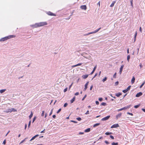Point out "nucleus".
Instances as JSON below:
<instances>
[{
	"instance_id": "obj_36",
	"label": "nucleus",
	"mask_w": 145,
	"mask_h": 145,
	"mask_svg": "<svg viewBox=\"0 0 145 145\" xmlns=\"http://www.w3.org/2000/svg\"><path fill=\"white\" fill-rule=\"evenodd\" d=\"M76 119L78 121H80L82 119L80 117H78L76 118Z\"/></svg>"
},
{
	"instance_id": "obj_48",
	"label": "nucleus",
	"mask_w": 145,
	"mask_h": 145,
	"mask_svg": "<svg viewBox=\"0 0 145 145\" xmlns=\"http://www.w3.org/2000/svg\"><path fill=\"white\" fill-rule=\"evenodd\" d=\"M67 90V88H66L64 90V92H66Z\"/></svg>"
},
{
	"instance_id": "obj_12",
	"label": "nucleus",
	"mask_w": 145,
	"mask_h": 145,
	"mask_svg": "<svg viewBox=\"0 0 145 145\" xmlns=\"http://www.w3.org/2000/svg\"><path fill=\"white\" fill-rule=\"evenodd\" d=\"M88 74H86L85 75H83L82 76V77L83 79H85L88 77Z\"/></svg>"
},
{
	"instance_id": "obj_58",
	"label": "nucleus",
	"mask_w": 145,
	"mask_h": 145,
	"mask_svg": "<svg viewBox=\"0 0 145 145\" xmlns=\"http://www.w3.org/2000/svg\"><path fill=\"white\" fill-rule=\"evenodd\" d=\"M79 94V93L78 92H77L76 93H75L74 94L75 95H78Z\"/></svg>"
},
{
	"instance_id": "obj_30",
	"label": "nucleus",
	"mask_w": 145,
	"mask_h": 145,
	"mask_svg": "<svg viewBox=\"0 0 145 145\" xmlns=\"http://www.w3.org/2000/svg\"><path fill=\"white\" fill-rule=\"evenodd\" d=\"M145 83V81H144V82H143L142 84L140 86V88H141L144 85Z\"/></svg>"
},
{
	"instance_id": "obj_41",
	"label": "nucleus",
	"mask_w": 145,
	"mask_h": 145,
	"mask_svg": "<svg viewBox=\"0 0 145 145\" xmlns=\"http://www.w3.org/2000/svg\"><path fill=\"white\" fill-rule=\"evenodd\" d=\"M44 111H42V113L41 114V116H44Z\"/></svg>"
},
{
	"instance_id": "obj_6",
	"label": "nucleus",
	"mask_w": 145,
	"mask_h": 145,
	"mask_svg": "<svg viewBox=\"0 0 145 145\" xmlns=\"http://www.w3.org/2000/svg\"><path fill=\"white\" fill-rule=\"evenodd\" d=\"M47 13L48 15H50V16H56V15L55 14L52 13V12H51L50 11H49V12H47Z\"/></svg>"
},
{
	"instance_id": "obj_7",
	"label": "nucleus",
	"mask_w": 145,
	"mask_h": 145,
	"mask_svg": "<svg viewBox=\"0 0 145 145\" xmlns=\"http://www.w3.org/2000/svg\"><path fill=\"white\" fill-rule=\"evenodd\" d=\"M80 8L82 9L86 10L87 8V7L86 5H83L81 6Z\"/></svg>"
},
{
	"instance_id": "obj_24",
	"label": "nucleus",
	"mask_w": 145,
	"mask_h": 145,
	"mask_svg": "<svg viewBox=\"0 0 145 145\" xmlns=\"http://www.w3.org/2000/svg\"><path fill=\"white\" fill-rule=\"evenodd\" d=\"M100 124V123H96L95 124L93 125V127H96L97 126H98Z\"/></svg>"
},
{
	"instance_id": "obj_2",
	"label": "nucleus",
	"mask_w": 145,
	"mask_h": 145,
	"mask_svg": "<svg viewBox=\"0 0 145 145\" xmlns=\"http://www.w3.org/2000/svg\"><path fill=\"white\" fill-rule=\"evenodd\" d=\"M15 36L14 35H10L2 38L0 39V41H4L14 37Z\"/></svg>"
},
{
	"instance_id": "obj_14",
	"label": "nucleus",
	"mask_w": 145,
	"mask_h": 145,
	"mask_svg": "<svg viewBox=\"0 0 145 145\" xmlns=\"http://www.w3.org/2000/svg\"><path fill=\"white\" fill-rule=\"evenodd\" d=\"M75 97L74 96L73 98L70 101L71 103H72L75 101Z\"/></svg>"
},
{
	"instance_id": "obj_39",
	"label": "nucleus",
	"mask_w": 145,
	"mask_h": 145,
	"mask_svg": "<svg viewBox=\"0 0 145 145\" xmlns=\"http://www.w3.org/2000/svg\"><path fill=\"white\" fill-rule=\"evenodd\" d=\"M116 73L115 72L113 76V77L114 78H116Z\"/></svg>"
},
{
	"instance_id": "obj_5",
	"label": "nucleus",
	"mask_w": 145,
	"mask_h": 145,
	"mask_svg": "<svg viewBox=\"0 0 145 145\" xmlns=\"http://www.w3.org/2000/svg\"><path fill=\"white\" fill-rule=\"evenodd\" d=\"M119 127V125L118 123L114 124L112 125L111 127V128H117Z\"/></svg>"
},
{
	"instance_id": "obj_10",
	"label": "nucleus",
	"mask_w": 145,
	"mask_h": 145,
	"mask_svg": "<svg viewBox=\"0 0 145 145\" xmlns=\"http://www.w3.org/2000/svg\"><path fill=\"white\" fill-rule=\"evenodd\" d=\"M39 136V135H37L35 136H34L30 140V141H32L33 140H34L35 138L36 137H38Z\"/></svg>"
},
{
	"instance_id": "obj_19",
	"label": "nucleus",
	"mask_w": 145,
	"mask_h": 145,
	"mask_svg": "<svg viewBox=\"0 0 145 145\" xmlns=\"http://www.w3.org/2000/svg\"><path fill=\"white\" fill-rule=\"evenodd\" d=\"M90 131V128H88L86 129L85 130L84 132H89Z\"/></svg>"
},
{
	"instance_id": "obj_32",
	"label": "nucleus",
	"mask_w": 145,
	"mask_h": 145,
	"mask_svg": "<svg viewBox=\"0 0 145 145\" xmlns=\"http://www.w3.org/2000/svg\"><path fill=\"white\" fill-rule=\"evenodd\" d=\"M140 106V104L137 105H136L134 106V107L135 108H138V107Z\"/></svg>"
},
{
	"instance_id": "obj_45",
	"label": "nucleus",
	"mask_w": 145,
	"mask_h": 145,
	"mask_svg": "<svg viewBox=\"0 0 145 145\" xmlns=\"http://www.w3.org/2000/svg\"><path fill=\"white\" fill-rule=\"evenodd\" d=\"M123 110V108H120V109H118V111L119 112V111H121V110Z\"/></svg>"
},
{
	"instance_id": "obj_18",
	"label": "nucleus",
	"mask_w": 145,
	"mask_h": 145,
	"mask_svg": "<svg viewBox=\"0 0 145 145\" xmlns=\"http://www.w3.org/2000/svg\"><path fill=\"white\" fill-rule=\"evenodd\" d=\"M122 94L121 93H118L116 94V95L117 97H119Z\"/></svg>"
},
{
	"instance_id": "obj_47",
	"label": "nucleus",
	"mask_w": 145,
	"mask_h": 145,
	"mask_svg": "<svg viewBox=\"0 0 145 145\" xmlns=\"http://www.w3.org/2000/svg\"><path fill=\"white\" fill-rule=\"evenodd\" d=\"M67 105H68V104L67 103H65L64 105V107H66L67 106Z\"/></svg>"
},
{
	"instance_id": "obj_16",
	"label": "nucleus",
	"mask_w": 145,
	"mask_h": 145,
	"mask_svg": "<svg viewBox=\"0 0 145 145\" xmlns=\"http://www.w3.org/2000/svg\"><path fill=\"white\" fill-rule=\"evenodd\" d=\"M116 1H113L111 5H110V7H113L114 6L115 3H116Z\"/></svg>"
},
{
	"instance_id": "obj_56",
	"label": "nucleus",
	"mask_w": 145,
	"mask_h": 145,
	"mask_svg": "<svg viewBox=\"0 0 145 145\" xmlns=\"http://www.w3.org/2000/svg\"><path fill=\"white\" fill-rule=\"evenodd\" d=\"M95 103L96 105H98L99 104V103L98 101H96Z\"/></svg>"
},
{
	"instance_id": "obj_52",
	"label": "nucleus",
	"mask_w": 145,
	"mask_h": 145,
	"mask_svg": "<svg viewBox=\"0 0 145 145\" xmlns=\"http://www.w3.org/2000/svg\"><path fill=\"white\" fill-rule=\"evenodd\" d=\"M89 114V110H87L86 112L85 113V114L86 115H87Z\"/></svg>"
},
{
	"instance_id": "obj_9",
	"label": "nucleus",
	"mask_w": 145,
	"mask_h": 145,
	"mask_svg": "<svg viewBox=\"0 0 145 145\" xmlns=\"http://www.w3.org/2000/svg\"><path fill=\"white\" fill-rule=\"evenodd\" d=\"M4 112L6 113L11 112L10 108H8L6 110H5L4 111Z\"/></svg>"
},
{
	"instance_id": "obj_51",
	"label": "nucleus",
	"mask_w": 145,
	"mask_h": 145,
	"mask_svg": "<svg viewBox=\"0 0 145 145\" xmlns=\"http://www.w3.org/2000/svg\"><path fill=\"white\" fill-rule=\"evenodd\" d=\"M133 0H131L130 1L132 7H133Z\"/></svg>"
},
{
	"instance_id": "obj_11",
	"label": "nucleus",
	"mask_w": 145,
	"mask_h": 145,
	"mask_svg": "<svg viewBox=\"0 0 145 145\" xmlns=\"http://www.w3.org/2000/svg\"><path fill=\"white\" fill-rule=\"evenodd\" d=\"M131 106V105H129L126 106H125L123 108V110H125L129 108Z\"/></svg>"
},
{
	"instance_id": "obj_29",
	"label": "nucleus",
	"mask_w": 145,
	"mask_h": 145,
	"mask_svg": "<svg viewBox=\"0 0 145 145\" xmlns=\"http://www.w3.org/2000/svg\"><path fill=\"white\" fill-rule=\"evenodd\" d=\"M112 145H118V142L115 143L114 142H113L112 143Z\"/></svg>"
},
{
	"instance_id": "obj_38",
	"label": "nucleus",
	"mask_w": 145,
	"mask_h": 145,
	"mask_svg": "<svg viewBox=\"0 0 145 145\" xmlns=\"http://www.w3.org/2000/svg\"><path fill=\"white\" fill-rule=\"evenodd\" d=\"M130 56L129 55H128L127 56V60L128 61H129V59L130 58Z\"/></svg>"
},
{
	"instance_id": "obj_57",
	"label": "nucleus",
	"mask_w": 145,
	"mask_h": 145,
	"mask_svg": "<svg viewBox=\"0 0 145 145\" xmlns=\"http://www.w3.org/2000/svg\"><path fill=\"white\" fill-rule=\"evenodd\" d=\"M6 143V140H5L3 142V144H5Z\"/></svg>"
},
{
	"instance_id": "obj_23",
	"label": "nucleus",
	"mask_w": 145,
	"mask_h": 145,
	"mask_svg": "<svg viewBox=\"0 0 145 145\" xmlns=\"http://www.w3.org/2000/svg\"><path fill=\"white\" fill-rule=\"evenodd\" d=\"M6 90V89H3L0 90V93H4V92H5V91Z\"/></svg>"
},
{
	"instance_id": "obj_31",
	"label": "nucleus",
	"mask_w": 145,
	"mask_h": 145,
	"mask_svg": "<svg viewBox=\"0 0 145 145\" xmlns=\"http://www.w3.org/2000/svg\"><path fill=\"white\" fill-rule=\"evenodd\" d=\"M107 79V78L106 77H105V78L102 80V81L103 82H104Z\"/></svg>"
},
{
	"instance_id": "obj_60",
	"label": "nucleus",
	"mask_w": 145,
	"mask_h": 145,
	"mask_svg": "<svg viewBox=\"0 0 145 145\" xmlns=\"http://www.w3.org/2000/svg\"><path fill=\"white\" fill-rule=\"evenodd\" d=\"M140 31L141 33H142V30L141 27H140Z\"/></svg>"
},
{
	"instance_id": "obj_33",
	"label": "nucleus",
	"mask_w": 145,
	"mask_h": 145,
	"mask_svg": "<svg viewBox=\"0 0 145 145\" xmlns=\"http://www.w3.org/2000/svg\"><path fill=\"white\" fill-rule=\"evenodd\" d=\"M123 67H124V65H121V66L120 68V70H121L122 71L123 69Z\"/></svg>"
},
{
	"instance_id": "obj_42",
	"label": "nucleus",
	"mask_w": 145,
	"mask_h": 145,
	"mask_svg": "<svg viewBox=\"0 0 145 145\" xmlns=\"http://www.w3.org/2000/svg\"><path fill=\"white\" fill-rule=\"evenodd\" d=\"M101 29V28L100 27L98 29H97L95 30V32L96 33L98 31H99V30Z\"/></svg>"
},
{
	"instance_id": "obj_63",
	"label": "nucleus",
	"mask_w": 145,
	"mask_h": 145,
	"mask_svg": "<svg viewBox=\"0 0 145 145\" xmlns=\"http://www.w3.org/2000/svg\"><path fill=\"white\" fill-rule=\"evenodd\" d=\"M139 66L140 67V68H141L142 67V65L141 63L140 64Z\"/></svg>"
},
{
	"instance_id": "obj_15",
	"label": "nucleus",
	"mask_w": 145,
	"mask_h": 145,
	"mask_svg": "<svg viewBox=\"0 0 145 145\" xmlns=\"http://www.w3.org/2000/svg\"><path fill=\"white\" fill-rule=\"evenodd\" d=\"M96 67H97V65H96L94 68L93 69V71H92V72L91 73H90V74L91 75L94 72V71H95L96 68Z\"/></svg>"
},
{
	"instance_id": "obj_46",
	"label": "nucleus",
	"mask_w": 145,
	"mask_h": 145,
	"mask_svg": "<svg viewBox=\"0 0 145 145\" xmlns=\"http://www.w3.org/2000/svg\"><path fill=\"white\" fill-rule=\"evenodd\" d=\"M103 99L102 98H100L99 99V100L100 101H102Z\"/></svg>"
},
{
	"instance_id": "obj_35",
	"label": "nucleus",
	"mask_w": 145,
	"mask_h": 145,
	"mask_svg": "<svg viewBox=\"0 0 145 145\" xmlns=\"http://www.w3.org/2000/svg\"><path fill=\"white\" fill-rule=\"evenodd\" d=\"M53 108H52V109H51V112H50V114H49V116H51L52 115V112H53Z\"/></svg>"
},
{
	"instance_id": "obj_53",
	"label": "nucleus",
	"mask_w": 145,
	"mask_h": 145,
	"mask_svg": "<svg viewBox=\"0 0 145 145\" xmlns=\"http://www.w3.org/2000/svg\"><path fill=\"white\" fill-rule=\"evenodd\" d=\"M71 122H73L74 123H77V122L76 121H73V120H71Z\"/></svg>"
},
{
	"instance_id": "obj_43",
	"label": "nucleus",
	"mask_w": 145,
	"mask_h": 145,
	"mask_svg": "<svg viewBox=\"0 0 145 145\" xmlns=\"http://www.w3.org/2000/svg\"><path fill=\"white\" fill-rule=\"evenodd\" d=\"M36 117H35L33 118V121H32V123H33V122H34L35 121V120H36Z\"/></svg>"
},
{
	"instance_id": "obj_37",
	"label": "nucleus",
	"mask_w": 145,
	"mask_h": 145,
	"mask_svg": "<svg viewBox=\"0 0 145 145\" xmlns=\"http://www.w3.org/2000/svg\"><path fill=\"white\" fill-rule=\"evenodd\" d=\"M82 64V63H79L76 65V67L78 66H79Z\"/></svg>"
},
{
	"instance_id": "obj_44",
	"label": "nucleus",
	"mask_w": 145,
	"mask_h": 145,
	"mask_svg": "<svg viewBox=\"0 0 145 145\" xmlns=\"http://www.w3.org/2000/svg\"><path fill=\"white\" fill-rule=\"evenodd\" d=\"M61 108L59 109V110L57 111V114L59 113L61 111Z\"/></svg>"
},
{
	"instance_id": "obj_49",
	"label": "nucleus",
	"mask_w": 145,
	"mask_h": 145,
	"mask_svg": "<svg viewBox=\"0 0 145 145\" xmlns=\"http://www.w3.org/2000/svg\"><path fill=\"white\" fill-rule=\"evenodd\" d=\"M110 137L112 139H114V137L112 135H110Z\"/></svg>"
},
{
	"instance_id": "obj_4",
	"label": "nucleus",
	"mask_w": 145,
	"mask_h": 145,
	"mask_svg": "<svg viewBox=\"0 0 145 145\" xmlns=\"http://www.w3.org/2000/svg\"><path fill=\"white\" fill-rule=\"evenodd\" d=\"M110 116H108L106 117H105L101 119L102 121H106V120L109 119V118H110Z\"/></svg>"
},
{
	"instance_id": "obj_64",
	"label": "nucleus",
	"mask_w": 145,
	"mask_h": 145,
	"mask_svg": "<svg viewBox=\"0 0 145 145\" xmlns=\"http://www.w3.org/2000/svg\"><path fill=\"white\" fill-rule=\"evenodd\" d=\"M90 34V33H87V34H85L84 35V36H86V35H89Z\"/></svg>"
},
{
	"instance_id": "obj_8",
	"label": "nucleus",
	"mask_w": 145,
	"mask_h": 145,
	"mask_svg": "<svg viewBox=\"0 0 145 145\" xmlns=\"http://www.w3.org/2000/svg\"><path fill=\"white\" fill-rule=\"evenodd\" d=\"M142 94V93L141 92H139L137 93L136 95V97H139L140 96H141Z\"/></svg>"
},
{
	"instance_id": "obj_3",
	"label": "nucleus",
	"mask_w": 145,
	"mask_h": 145,
	"mask_svg": "<svg viewBox=\"0 0 145 145\" xmlns=\"http://www.w3.org/2000/svg\"><path fill=\"white\" fill-rule=\"evenodd\" d=\"M131 87V86H128V87L125 90H123L122 91L124 93H125L127 92L130 89V88Z\"/></svg>"
},
{
	"instance_id": "obj_34",
	"label": "nucleus",
	"mask_w": 145,
	"mask_h": 145,
	"mask_svg": "<svg viewBox=\"0 0 145 145\" xmlns=\"http://www.w3.org/2000/svg\"><path fill=\"white\" fill-rule=\"evenodd\" d=\"M31 122V121L30 120L29 121V122L28 125V128H29L30 127Z\"/></svg>"
},
{
	"instance_id": "obj_17",
	"label": "nucleus",
	"mask_w": 145,
	"mask_h": 145,
	"mask_svg": "<svg viewBox=\"0 0 145 145\" xmlns=\"http://www.w3.org/2000/svg\"><path fill=\"white\" fill-rule=\"evenodd\" d=\"M135 80V78L134 76H133L131 80V82L132 84H133Z\"/></svg>"
},
{
	"instance_id": "obj_59",
	"label": "nucleus",
	"mask_w": 145,
	"mask_h": 145,
	"mask_svg": "<svg viewBox=\"0 0 145 145\" xmlns=\"http://www.w3.org/2000/svg\"><path fill=\"white\" fill-rule=\"evenodd\" d=\"M96 33V32H95V31H93V32H90V34H93V33Z\"/></svg>"
},
{
	"instance_id": "obj_62",
	"label": "nucleus",
	"mask_w": 145,
	"mask_h": 145,
	"mask_svg": "<svg viewBox=\"0 0 145 145\" xmlns=\"http://www.w3.org/2000/svg\"><path fill=\"white\" fill-rule=\"evenodd\" d=\"M127 114H128L129 115H131L132 116L133 115V114L132 113H129V112H128L127 113Z\"/></svg>"
},
{
	"instance_id": "obj_50",
	"label": "nucleus",
	"mask_w": 145,
	"mask_h": 145,
	"mask_svg": "<svg viewBox=\"0 0 145 145\" xmlns=\"http://www.w3.org/2000/svg\"><path fill=\"white\" fill-rule=\"evenodd\" d=\"M97 73L95 74V75L94 77L91 80H92L94 78H95L97 76Z\"/></svg>"
},
{
	"instance_id": "obj_54",
	"label": "nucleus",
	"mask_w": 145,
	"mask_h": 145,
	"mask_svg": "<svg viewBox=\"0 0 145 145\" xmlns=\"http://www.w3.org/2000/svg\"><path fill=\"white\" fill-rule=\"evenodd\" d=\"M105 142L107 144H109V142L106 140L105 141Z\"/></svg>"
},
{
	"instance_id": "obj_26",
	"label": "nucleus",
	"mask_w": 145,
	"mask_h": 145,
	"mask_svg": "<svg viewBox=\"0 0 145 145\" xmlns=\"http://www.w3.org/2000/svg\"><path fill=\"white\" fill-rule=\"evenodd\" d=\"M89 83V81H88L86 83V84H85V87L87 88H88V85Z\"/></svg>"
},
{
	"instance_id": "obj_21",
	"label": "nucleus",
	"mask_w": 145,
	"mask_h": 145,
	"mask_svg": "<svg viewBox=\"0 0 145 145\" xmlns=\"http://www.w3.org/2000/svg\"><path fill=\"white\" fill-rule=\"evenodd\" d=\"M10 109H11V112H16L17 111V110L15 108H11Z\"/></svg>"
},
{
	"instance_id": "obj_20",
	"label": "nucleus",
	"mask_w": 145,
	"mask_h": 145,
	"mask_svg": "<svg viewBox=\"0 0 145 145\" xmlns=\"http://www.w3.org/2000/svg\"><path fill=\"white\" fill-rule=\"evenodd\" d=\"M27 137L25 138L24 140H23L20 143V144L24 142L25 141H26V140L27 139Z\"/></svg>"
},
{
	"instance_id": "obj_13",
	"label": "nucleus",
	"mask_w": 145,
	"mask_h": 145,
	"mask_svg": "<svg viewBox=\"0 0 145 145\" xmlns=\"http://www.w3.org/2000/svg\"><path fill=\"white\" fill-rule=\"evenodd\" d=\"M122 114L121 113H120L116 116V118L117 119H118L119 118L121 117V116Z\"/></svg>"
},
{
	"instance_id": "obj_61",
	"label": "nucleus",
	"mask_w": 145,
	"mask_h": 145,
	"mask_svg": "<svg viewBox=\"0 0 145 145\" xmlns=\"http://www.w3.org/2000/svg\"><path fill=\"white\" fill-rule=\"evenodd\" d=\"M93 85H92L91 86V87H90V90H91L93 88Z\"/></svg>"
},
{
	"instance_id": "obj_40",
	"label": "nucleus",
	"mask_w": 145,
	"mask_h": 145,
	"mask_svg": "<svg viewBox=\"0 0 145 145\" xmlns=\"http://www.w3.org/2000/svg\"><path fill=\"white\" fill-rule=\"evenodd\" d=\"M87 96V95H85L84 96V97H83V98L82 99V101H84V99H85L86 98V97Z\"/></svg>"
},
{
	"instance_id": "obj_22",
	"label": "nucleus",
	"mask_w": 145,
	"mask_h": 145,
	"mask_svg": "<svg viewBox=\"0 0 145 145\" xmlns=\"http://www.w3.org/2000/svg\"><path fill=\"white\" fill-rule=\"evenodd\" d=\"M33 114L32 112H31V114L29 116V119H31L33 116Z\"/></svg>"
},
{
	"instance_id": "obj_25",
	"label": "nucleus",
	"mask_w": 145,
	"mask_h": 145,
	"mask_svg": "<svg viewBox=\"0 0 145 145\" xmlns=\"http://www.w3.org/2000/svg\"><path fill=\"white\" fill-rule=\"evenodd\" d=\"M137 32H136L135 33V35H134V41H135V40H136V37H137Z\"/></svg>"
},
{
	"instance_id": "obj_27",
	"label": "nucleus",
	"mask_w": 145,
	"mask_h": 145,
	"mask_svg": "<svg viewBox=\"0 0 145 145\" xmlns=\"http://www.w3.org/2000/svg\"><path fill=\"white\" fill-rule=\"evenodd\" d=\"M106 105V104L105 103L103 102L101 103V106H105Z\"/></svg>"
},
{
	"instance_id": "obj_28",
	"label": "nucleus",
	"mask_w": 145,
	"mask_h": 145,
	"mask_svg": "<svg viewBox=\"0 0 145 145\" xmlns=\"http://www.w3.org/2000/svg\"><path fill=\"white\" fill-rule=\"evenodd\" d=\"M112 133L111 132H106L105 133V134L106 135H110L112 134Z\"/></svg>"
},
{
	"instance_id": "obj_1",
	"label": "nucleus",
	"mask_w": 145,
	"mask_h": 145,
	"mask_svg": "<svg viewBox=\"0 0 145 145\" xmlns=\"http://www.w3.org/2000/svg\"><path fill=\"white\" fill-rule=\"evenodd\" d=\"M47 24V23L46 22H42L36 23L35 24L31 25V26L33 28H37L38 27L45 25Z\"/></svg>"
},
{
	"instance_id": "obj_55",
	"label": "nucleus",
	"mask_w": 145,
	"mask_h": 145,
	"mask_svg": "<svg viewBox=\"0 0 145 145\" xmlns=\"http://www.w3.org/2000/svg\"><path fill=\"white\" fill-rule=\"evenodd\" d=\"M118 84H119L118 82L117 81L115 83V85L116 86V85H118Z\"/></svg>"
}]
</instances>
